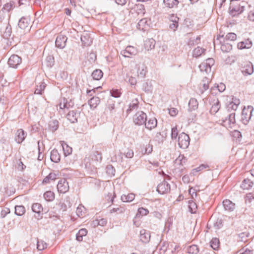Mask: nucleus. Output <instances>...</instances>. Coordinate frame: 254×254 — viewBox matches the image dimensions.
I'll list each match as a JSON object with an SVG mask.
<instances>
[{
  "label": "nucleus",
  "instance_id": "f257e3e1",
  "mask_svg": "<svg viewBox=\"0 0 254 254\" xmlns=\"http://www.w3.org/2000/svg\"><path fill=\"white\" fill-rule=\"evenodd\" d=\"M101 154L98 151H95L91 154L89 157H86L84 158V163L86 168L95 173L96 172V166L98 163L101 161Z\"/></svg>",
  "mask_w": 254,
  "mask_h": 254
},
{
  "label": "nucleus",
  "instance_id": "f03ea898",
  "mask_svg": "<svg viewBox=\"0 0 254 254\" xmlns=\"http://www.w3.org/2000/svg\"><path fill=\"white\" fill-rule=\"evenodd\" d=\"M239 66L242 73L245 76L251 75L254 72L253 64L249 61L239 62Z\"/></svg>",
  "mask_w": 254,
  "mask_h": 254
},
{
  "label": "nucleus",
  "instance_id": "7ed1b4c3",
  "mask_svg": "<svg viewBox=\"0 0 254 254\" xmlns=\"http://www.w3.org/2000/svg\"><path fill=\"white\" fill-rule=\"evenodd\" d=\"M190 142L189 136L185 132L181 133L178 138V143L179 147L183 149L187 148Z\"/></svg>",
  "mask_w": 254,
  "mask_h": 254
},
{
  "label": "nucleus",
  "instance_id": "20e7f679",
  "mask_svg": "<svg viewBox=\"0 0 254 254\" xmlns=\"http://www.w3.org/2000/svg\"><path fill=\"white\" fill-rule=\"evenodd\" d=\"M133 120L135 125L141 126L147 121V116L143 112L138 111L133 116Z\"/></svg>",
  "mask_w": 254,
  "mask_h": 254
},
{
  "label": "nucleus",
  "instance_id": "39448f33",
  "mask_svg": "<svg viewBox=\"0 0 254 254\" xmlns=\"http://www.w3.org/2000/svg\"><path fill=\"white\" fill-rule=\"evenodd\" d=\"M214 60L212 58L207 59L205 62L202 63L199 65V68L201 72L206 73L210 72L211 66L214 64Z\"/></svg>",
  "mask_w": 254,
  "mask_h": 254
},
{
  "label": "nucleus",
  "instance_id": "423d86ee",
  "mask_svg": "<svg viewBox=\"0 0 254 254\" xmlns=\"http://www.w3.org/2000/svg\"><path fill=\"white\" fill-rule=\"evenodd\" d=\"M253 108L252 106H248L247 108H244L242 112L241 121L244 125H247L252 115Z\"/></svg>",
  "mask_w": 254,
  "mask_h": 254
},
{
  "label": "nucleus",
  "instance_id": "0eeeda50",
  "mask_svg": "<svg viewBox=\"0 0 254 254\" xmlns=\"http://www.w3.org/2000/svg\"><path fill=\"white\" fill-rule=\"evenodd\" d=\"M170 190V185L166 180L160 183L157 187V191L161 194L168 193Z\"/></svg>",
  "mask_w": 254,
  "mask_h": 254
},
{
  "label": "nucleus",
  "instance_id": "6e6552de",
  "mask_svg": "<svg viewBox=\"0 0 254 254\" xmlns=\"http://www.w3.org/2000/svg\"><path fill=\"white\" fill-rule=\"evenodd\" d=\"M138 53L137 49L131 46H128L125 50L121 52V54L124 57L127 58H131L132 56H135Z\"/></svg>",
  "mask_w": 254,
  "mask_h": 254
},
{
  "label": "nucleus",
  "instance_id": "1a4fd4ad",
  "mask_svg": "<svg viewBox=\"0 0 254 254\" xmlns=\"http://www.w3.org/2000/svg\"><path fill=\"white\" fill-rule=\"evenodd\" d=\"M21 58L16 55L10 56L8 61V64L10 67L16 68L21 63Z\"/></svg>",
  "mask_w": 254,
  "mask_h": 254
},
{
  "label": "nucleus",
  "instance_id": "9d476101",
  "mask_svg": "<svg viewBox=\"0 0 254 254\" xmlns=\"http://www.w3.org/2000/svg\"><path fill=\"white\" fill-rule=\"evenodd\" d=\"M244 4H245L244 1H241L238 5H235V6H230V13L234 16L237 13L240 14L243 12L245 10V5Z\"/></svg>",
  "mask_w": 254,
  "mask_h": 254
},
{
  "label": "nucleus",
  "instance_id": "9b49d317",
  "mask_svg": "<svg viewBox=\"0 0 254 254\" xmlns=\"http://www.w3.org/2000/svg\"><path fill=\"white\" fill-rule=\"evenodd\" d=\"M57 189L60 193H64L69 190L68 183L65 179L60 180L57 185Z\"/></svg>",
  "mask_w": 254,
  "mask_h": 254
},
{
  "label": "nucleus",
  "instance_id": "f8f14e48",
  "mask_svg": "<svg viewBox=\"0 0 254 254\" xmlns=\"http://www.w3.org/2000/svg\"><path fill=\"white\" fill-rule=\"evenodd\" d=\"M67 38L63 34L59 35L55 41L56 46L60 49H63L66 45Z\"/></svg>",
  "mask_w": 254,
  "mask_h": 254
},
{
  "label": "nucleus",
  "instance_id": "ddd939ff",
  "mask_svg": "<svg viewBox=\"0 0 254 254\" xmlns=\"http://www.w3.org/2000/svg\"><path fill=\"white\" fill-rule=\"evenodd\" d=\"M27 133L22 129H19L15 133V141L18 143H22L26 137Z\"/></svg>",
  "mask_w": 254,
  "mask_h": 254
},
{
  "label": "nucleus",
  "instance_id": "4468645a",
  "mask_svg": "<svg viewBox=\"0 0 254 254\" xmlns=\"http://www.w3.org/2000/svg\"><path fill=\"white\" fill-rule=\"evenodd\" d=\"M150 234L149 231L142 229L140 231V240L143 243H148L150 240Z\"/></svg>",
  "mask_w": 254,
  "mask_h": 254
},
{
  "label": "nucleus",
  "instance_id": "2eb2a0df",
  "mask_svg": "<svg viewBox=\"0 0 254 254\" xmlns=\"http://www.w3.org/2000/svg\"><path fill=\"white\" fill-rule=\"evenodd\" d=\"M59 205L60 206V209L62 211H66L68 208H70L72 205L70 197H66L63 202H60Z\"/></svg>",
  "mask_w": 254,
  "mask_h": 254
},
{
  "label": "nucleus",
  "instance_id": "dca6fc26",
  "mask_svg": "<svg viewBox=\"0 0 254 254\" xmlns=\"http://www.w3.org/2000/svg\"><path fill=\"white\" fill-rule=\"evenodd\" d=\"M253 45L252 41L248 38L238 43L237 47L239 49H249Z\"/></svg>",
  "mask_w": 254,
  "mask_h": 254
},
{
  "label": "nucleus",
  "instance_id": "f3484780",
  "mask_svg": "<svg viewBox=\"0 0 254 254\" xmlns=\"http://www.w3.org/2000/svg\"><path fill=\"white\" fill-rule=\"evenodd\" d=\"M145 123V127L147 129L151 130L156 127L157 125V121L155 118H149Z\"/></svg>",
  "mask_w": 254,
  "mask_h": 254
},
{
  "label": "nucleus",
  "instance_id": "a211bd4d",
  "mask_svg": "<svg viewBox=\"0 0 254 254\" xmlns=\"http://www.w3.org/2000/svg\"><path fill=\"white\" fill-rule=\"evenodd\" d=\"M30 20L28 17H22L18 22V26L22 29L28 28L30 24Z\"/></svg>",
  "mask_w": 254,
  "mask_h": 254
},
{
  "label": "nucleus",
  "instance_id": "6ab92c4d",
  "mask_svg": "<svg viewBox=\"0 0 254 254\" xmlns=\"http://www.w3.org/2000/svg\"><path fill=\"white\" fill-rule=\"evenodd\" d=\"M79 113L77 111H70L67 115V119L72 123L77 122Z\"/></svg>",
  "mask_w": 254,
  "mask_h": 254
},
{
  "label": "nucleus",
  "instance_id": "aec40b11",
  "mask_svg": "<svg viewBox=\"0 0 254 254\" xmlns=\"http://www.w3.org/2000/svg\"><path fill=\"white\" fill-rule=\"evenodd\" d=\"M81 41L82 45L84 46L87 47L91 45L92 43V39L90 37V35L86 33L81 36Z\"/></svg>",
  "mask_w": 254,
  "mask_h": 254
},
{
  "label": "nucleus",
  "instance_id": "412c9836",
  "mask_svg": "<svg viewBox=\"0 0 254 254\" xmlns=\"http://www.w3.org/2000/svg\"><path fill=\"white\" fill-rule=\"evenodd\" d=\"M240 103V100L236 98H233L232 101L227 105L228 110H232L236 111Z\"/></svg>",
  "mask_w": 254,
  "mask_h": 254
},
{
  "label": "nucleus",
  "instance_id": "4be33fe9",
  "mask_svg": "<svg viewBox=\"0 0 254 254\" xmlns=\"http://www.w3.org/2000/svg\"><path fill=\"white\" fill-rule=\"evenodd\" d=\"M213 103L210 112L211 114H215L220 108V103L218 99H214Z\"/></svg>",
  "mask_w": 254,
  "mask_h": 254
},
{
  "label": "nucleus",
  "instance_id": "5701e85b",
  "mask_svg": "<svg viewBox=\"0 0 254 254\" xmlns=\"http://www.w3.org/2000/svg\"><path fill=\"white\" fill-rule=\"evenodd\" d=\"M209 83L210 79L208 78L205 77L202 79L200 86V90H201V93L208 89Z\"/></svg>",
  "mask_w": 254,
  "mask_h": 254
},
{
  "label": "nucleus",
  "instance_id": "b1692460",
  "mask_svg": "<svg viewBox=\"0 0 254 254\" xmlns=\"http://www.w3.org/2000/svg\"><path fill=\"white\" fill-rule=\"evenodd\" d=\"M223 205L225 209L229 211H233L235 207V203L229 199L224 200L223 202Z\"/></svg>",
  "mask_w": 254,
  "mask_h": 254
},
{
  "label": "nucleus",
  "instance_id": "393cba45",
  "mask_svg": "<svg viewBox=\"0 0 254 254\" xmlns=\"http://www.w3.org/2000/svg\"><path fill=\"white\" fill-rule=\"evenodd\" d=\"M147 67L143 64H139L137 70V76L140 78H144L147 73Z\"/></svg>",
  "mask_w": 254,
  "mask_h": 254
},
{
  "label": "nucleus",
  "instance_id": "a878e982",
  "mask_svg": "<svg viewBox=\"0 0 254 254\" xmlns=\"http://www.w3.org/2000/svg\"><path fill=\"white\" fill-rule=\"evenodd\" d=\"M50 159L52 162L55 163H58L60 162L61 159V156L57 149H55L51 151Z\"/></svg>",
  "mask_w": 254,
  "mask_h": 254
},
{
  "label": "nucleus",
  "instance_id": "bb28decb",
  "mask_svg": "<svg viewBox=\"0 0 254 254\" xmlns=\"http://www.w3.org/2000/svg\"><path fill=\"white\" fill-rule=\"evenodd\" d=\"M155 41L152 38L147 39L144 43L145 49L147 51L153 49L155 47Z\"/></svg>",
  "mask_w": 254,
  "mask_h": 254
},
{
  "label": "nucleus",
  "instance_id": "cd10ccee",
  "mask_svg": "<svg viewBox=\"0 0 254 254\" xmlns=\"http://www.w3.org/2000/svg\"><path fill=\"white\" fill-rule=\"evenodd\" d=\"M179 18L177 16H173L171 17V21H172V23L170 24V28L172 29L173 31H175L179 26L178 24V20Z\"/></svg>",
  "mask_w": 254,
  "mask_h": 254
},
{
  "label": "nucleus",
  "instance_id": "c85d7f7f",
  "mask_svg": "<svg viewBox=\"0 0 254 254\" xmlns=\"http://www.w3.org/2000/svg\"><path fill=\"white\" fill-rule=\"evenodd\" d=\"M165 5L170 8L177 7L179 2L178 0H163Z\"/></svg>",
  "mask_w": 254,
  "mask_h": 254
},
{
  "label": "nucleus",
  "instance_id": "c756f323",
  "mask_svg": "<svg viewBox=\"0 0 254 254\" xmlns=\"http://www.w3.org/2000/svg\"><path fill=\"white\" fill-rule=\"evenodd\" d=\"M46 86V84L43 80L39 83L37 85L36 88L35 90V94L41 95Z\"/></svg>",
  "mask_w": 254,
  "mask_h": 254
},
{
  "label": "nucleus",
  "instance_id": "7c9ffc66",
  "mask_svg": "<svg viewBox=\"0 0 254 254\" xmlns=\"http://www.w3.org/2000/svg\"><path fill=\"white\" fill-rule=\"evenodd\" d=\"M100 100L99 97H93L88 101V104L90 106L91 109H95L97 105L100 103Z\"/></svg>",
  "mask_w": 254,
  "mask_h": 254
},
{
  "label": "nucleus",
  "instance_id": "2f4dec72",
  "mask_svg": "<svg viewBox=\"0 0 254 254\" xmlns=\"http://www.w3.org/2000/svg\"><path fill=\"white\" fill-rule=\"evenodd\" d=\"M103 75V73L101 69H97L93 71L92 76L93 79L96 80H100Z\"/></svg>",
  "mask_w": 254,
  "mask_h": 254
},
{
  "label": "nucleus",
  "instance_id": "473e14b6",
  "mask_svg": "<svg viewBox=\"0 0 254 254\" xmlns=\"http://www.w3.org/2000/svg\"><path fill=\"white\" fill-rule=\"evenodd\" d=\"M87 234V230L86 229H80L76 235V239L79 242H81L83 240V237Z\"/></svg>",
  "mask_w": 254,
  "mask_h": 254
},
{
  "label": "nucleus",
  "instance_id": "72a5a7b5",
  "mask_svg": "<svg viewBox=\"0 0 254 254\" xmlns=\"http://www.w3.org/2000/svg\"><path fill=\"white\" fill-rule=\"evenodd\" d=\"M253 182L250 179H245L243 181L241 187L243 190H249L252 187Z\"/></svg>",
  "mask_w": 254,
  "mask_h": 254
},
{
  "label": "nucleus",
  "instance_id": "f704fd0d",
  "mask_svg": "<svg viewBox=\"0 0 254 254\" xmlns=\"http://www.w3.org/2000/svg\"><path fill=\"white\" fill-rule=\"evenodd\" d=\"M138 106V101L137 99L133 100L129 105V108L127 110V113H129L134 110H136Z\"/></svg>",
  "mask_w": 254,
  "mask_h": 254
},
{
  "label": "nucleus",
  "instance_id": "c9c22d12",
  "mask_svg": "<svg viewBox=\"0 0 254 254\" xmlns=\"http://www.w3.org/2000/svg\"><path fill=\"white\" fill-rule=\"evenodd\" d=\"M135 197V194L131 193L127 195L123 194L121 196V199L123 202H130L132 201Z\"/></svg>",
  "mask_w": 254,
  "mask_h": 254
},
{
  "label": "nucleus",
  "instance_id": "e433bc0d",
  "mask_svg": "<svg viewBox=\"0 0 254 254\" xmlns=\"http://www.w3.org/2000/svg\"><path fill=\"white\" fill-rule=\"evenodd\" d=\"M25 213V208L22 205L15 206V214L17 216H22Z\"/></svg>",
  "mask_w": 254,
  "mask_h": 254
},
{
  "label": "nucleus",
  "instance_id": "4c0bfd02",
  "mask_svg": "<svg viewBox=\"0 0 254 254\" xmlns=\"http://www.w3.org/2000/svg\"><path fill=\"white\" fill-rule=\"evenodd\" d=\"M160 254H164L166 251L170 249V244L167 242H161L160 244Z\"/></svg>",
  "mask_w": 254,
  "mask_h": 254
},
{
  "label": "nucleus",
  "instance_id": "58836bf2",
  "mask_svg": "<svg viewBox=\"0 0 254 254\" xmlns=\"http://www.w3.org/2000/svg\"><path fill=\"white\" fill-rule=\"evenodd\" d=\"M220 246L219 240L216 238H213L210 241V246L214 250H217Z\"/></svg>",
  "mask_w": 254,
  "mask_h": 254
},
{
  "label": "nucleus",
  "instance_id": "ea45409f",
  "mask_svg": "<svg viewBox=\"0 0 254 254\" xmlns=\"http://www.w3.org/2000/svg\"><path fill=\"white\" fill-rule=\"evenodd\" d=\"M12 33V28L11 25L8 23L3 33V37L5 39H8L11 35Z\"/></svg>",
  "mask_w": 254,
  "mask_h": 254
},
{
  "label": "nucleus",
  "instance_id": "a19ab883",
  "mask_svg": "<svg viewBox=\"0 0 254 254\" xmlns=\"http://www.w3.org/2000/svg\"><path fill=\"white\" fill-rule=\"evenodd\" d=\"M205 51V49L197 47L195 48L193 51V56L196 58L200 56Z\"/></svg>",
  "mask_w": 254,
  "mask_h": 254
},
{
  "label": "nucleus",
  "instance_id": "79ce46f5",
  "mask_svg": "<svg viewBox=\"0 0 254 254\" xmlns=\"http://www.w3.org/2000/svg\"><path fill=\"white\" fill-rule=\"evenodd\" d=\"M232 49V45L227 42H224L221 46V50L223 52H229Z\"/></svg>",
  "mask_w": 254,
  "mask_h": 254
},
{
  "label": "nucleus",
  "instance_id": "37998d69",
  "mask_svg": "<svg viewBox=\"0 0 254 254\" xmlns=\"http://www.w3.org/2000/svg\"><path fill=\"white\" fill-rule=\"evenodd\" d=\"M57 178V175L54 173H50L43 181V183H49L50 181H54Z\"/></svg>",
  "mask_w": 254,
  "mask_h": 254
},
{
  "label": "nucleus",
  "instance_id": "c03bdc74",
  "mask_svg": "<svg viewBox=\"0 0 254 254\" xmlns=\"http://www.w3.org/2000/svg\"><path fill=\"white\" fill-rule=\"evenodd\" d=\"M49 126L50 130L54 132L59 127V122L57 120H53L50 122Z\"/></svg>",
  "mask_w": 254,
  "mask_h": 254
},
{
  "label": "nucleus",
  "instance_id": "a18cd8bd",
  "mask_svg": "<svg viewBox=\"0 0 254 254\" xmlns=\"http://www.w3.org/2000/svg\"><path fill=\"white\" fill-rule=\"evenodd\" d=\"M198 102L194 98H191L189 102V107L191 110H194L197 108Z\"/></svg>",
  "mask_w": 254,
  "mask_h": 254
},
{
  "label": "nucleus",
  "instance_id": "49530a36",
  "mask_svg": "<svg viewBox=\"0 0 254 254\" xmlns=\"http://www.w3.org/2000/svg\"><path fill=\"white\" fill-rule=\"evenodd\" d=\"M44 197L47 201H52L55 198L54 193L51 191H47L44 193Z\"/></svg>",
  "mask_w": 254,
  "mask_h": 254
},
{
  "label": "nucleus",
  "instance_id": "de8ad7c7",
  "mask_svg": "<svg viewBox=\"0 0 254 254\" xmlns=\"http://www.w3.org/2000/svg\"><path fill=\"white\" fill-rule=\"evenodd\" d=\"M32 210L33 212L39 214L43 210V207L40 203H36L32 205Z\"/></svg>",
  "mask_w": 254,
  "mask_h": 254
},
{
  "label": "nucleus",
  "instance_id": "09e8293b",
  "mask_svg": "<svg viewBox=\"0 0 254 254\" xmlns=\"http://www.w3.org/2000/svg\"><path fill=\"white\" fill-rule=\"evenodd\" d=\"M188 252L191 254H197L199 252L198 246L195 245L190 246L188 249Z\"/></svg>",
  "mask_w": 254,
  "mask_h": 254
},
{
  "label": "nucleus",
  "instance_id": "8fccbe9b",
  "mask_svg": "<svg viewBox=\"0 0 254 254\" xmlns=\"http://www.w3.org/2000/svg\"><path fill=\"white\" fill-rule=\"evenodd\" d=\"M189 208L191 213H194L197 210V205L193 200H190L189 202Z\"/></svg>",
  "mask_w": 254,
  "mask_h": 254
},
{
  "label": "nucleus",
  "instance_id": "3c124183",
  "mask_svg": "<svg viewBox=\"0 0 254 254\" xmlns=\"http://www.w3.org/2000/svg\"><path fill=\"white\" fill-rule=\"evenodd\" d=\"M115 109V101L110 99L107 102L106 110H109L110 112H112Z\"/></svg>",
  "mask_w": 254,
  "mask_h": 254
},
{
  "label": "nucleus",
  "instance_id": "603ef678",
  "mask_svg": "<svg viewBox=\"0 0 254 254\" xmlns=\"http://www.w3.org/2000/svg\"><path fill=\"white\" fill-rule=\"evenodd\" d=\"M47 247V244L43 240H38L37 248L39 251H42Z\"/></svg>",
  "mask_w": 254,
  "mask_h": 254
},
{
  "label": "nucleus",
  "instance_id": "864d4df0",
  "mask_svg": "<svg viewBox=\"0 0 254 254\" xmlns=\"http://www.w3.org/2000/svg\"><path fill=\"white\" fill-rule=\"evenodd\" d=\"M45 63L47 66L51 67L54 64V58L52 56H47Z\"/></svg>",
  "mask_w": 254,
  "mask_h": 254
},
{
  "label": "nucleus",
  "instance_id": "5fc2aeb1",
  "mask_svg": "<svg viewBox=\"0 0 254 254\" xmlns=\"http://www.w3.org/2000/svg\"><path fill=\"white\" fill-rule=\"evenodd\" d=\"M180 247L179 245L175 243L170 244V249L171 250L172 254H176V252H179L180 250Z\"/></svg>",
  "mask_w": 254,
  "mask_h": 254
},
{
  "label": "nucleus",
  "instance_id": "6e6d98bb",
  "mask_svg": "<svg viewBox=\"0 0 254 254\" xmlns=\"http://www.w3.org/2000/svg\"><path fill=\"white\" fill-rule=\"evenodd\" d=\"M63 149L65 156H67L72 153V148L68 146L67 144L63 145Z\"/></svg>",
  "mask_w": 254,
  "mask_h": 254
},
{
  "label": "nucleus",
  "instance_id": "4d7b16f0",
  "mask_svg": "<svg viewBox=\"0 0 254 254\" xmlns=\"http://www.w3.org/2000/svg\"><path fill=\"white\" fill-rule=\"evenodd\" d=\"M125 80L127 82H128V83H129V84L131 85H136V84L137 83L136 79L135 77H132L131 76H129L128 75H126Z\"/></svg>",
  "mask_w": 254,
  "mask_h": 254
},
{
  "label": "nucleus",
  "instance_id": "13d9d810",
  "mask_svg": "<svg viewBox=\"0 0 254 254\" xmlns=\"http://www.w3.org/2000/svg\"><path fill=\"white\" fill-rule=\"evenodd\" d=\"M144 154H149L152 151V146L149 144H147L141 150Z\"/></svg>",
  "mask_w": 254,
  "mask_h": 254
},
{
  "label": "nucleus",
  "instance_id": "bf43d9fd",
  "mask_svg": "<svg viewBox=\"0 0 254 254\" xmlns=\"http://www.w3.org/2000/svg\"><path fill=\"white\" fill-rule=\"evenodd\" d=\"M125 208L124 207H118L116 208H113L111 209L110 212L111 213L116 212L118 214L124 213L125 211Z\"/></svg>",
  "mask_w": 254,
  "mask_h": 254
},
{
  "label": "nucleus",
  "instance_id": "052dcab7",
  "mask_svg": "<svg viewBox=\"0 0 254 254\" xmlns=\"http://www.w3.org/2000/svg\"><path fill=\"white\" fill-rule=\"evenodd\" d=\"M237 38V35L234 33H228L226 36L225 39L226 40H231V41H234Z\"/></svg>",
  "mask_w": 254,
  "mask_h": 254
},
{
  "label": "nucleus",
  "instance_id": "680f3d73",
  "mask_svg": "<svg viewBox=\"0 0 254 254\" xmlns=\"http://www.w3.org/2000/svg\"><path fill=\"white\" fill-rule=\"evenodd\" d=\"M178 135V131L177 127L172 128L171 138L173 140L176 139Z\"/></svg>",
  "mask_w": 254,
  "mask_h": 254
},
{
  "label": "nucleus",
  "instance_id": "e2e57ef3",
  "mask_svg": "<svg viewBox=\"0 0 254 254\" xmlns=\"http://www.w3.org/2000/svg\"><path fill=\"white\" fill-rule=\"evenodd\" d=\"M58 106L59 107L60 109H65L66 107H67V100L65 98H63L61 102L59 104Z\"/></svg>",
  "mask_w": 254,
  "mask_h": 254
},
{
  "label": "nucleus",
  "instance_id": "0e129e2a",
  "mask_svg": "<svg viewBox=\"0 0 254 254\" xmlns=\"http://www.w3.org/2000/svg\"><path fill=\"white\" fill-rule=\"evenodd\" d=\"M223 221L221 219L218 218L214 222V227L217 229H220L223 226Z\"/></svg>",
  "mask_w": 254,
  "mask_h": 254
},
{
  "label": "nucleus",
  "instance_id": "69168bd1",
  "mask_svg": "<svg viewBox=\"0 0 254 254\" xmlns=\"http://www.w3.org/2000/svg\"><path fill=\"white\" fill-rule=\"evenodd\" d=\"M235 114L231 113L230 114L228 117L226 118V121H228L229 123L234 124L235 123Z\"/></svg>",
  "mask_w": 254,
  "mask_h": 254
},
{
  "label": "nucleus",
  "instance_id": "338daca9",
  "mask_svg": "<svg viewBox=\"0 0 254 254\" xmlns=\"http://www.w3.org/2000/svg\"><path fill=\"white\" fill-rule=\"evenodd\" d=\"M12 6L11 3H7L3 5L2 10L3 12H9L12 9Z\"/></svg>",
  "mask_w": 254,
  "mask_h": 254
},
{
  "label": "nucleus",
  "instance_id": "774afa93",
  "mask_svg": "<svg viewBox=\"0 0 254 254\" xmlns=\"http://www.w3.org/2000/svg\"><path fill=\"white\" fill-rule=\"evenodd\" d=\"M124 154L127 158H132L134 155L133 151L131 149H127Z\"/></svg>",
  "mask_w": 254,
  "mask_h": 254
}]
</instances>
